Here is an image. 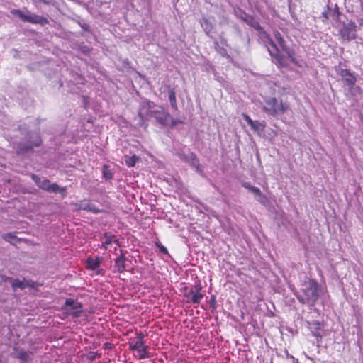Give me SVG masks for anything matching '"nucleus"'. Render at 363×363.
<instances>
[{
    "label": "nucleus",
    "instance_id": "1",
    "mask_svg": "<svg viewBox=\"0 0 363 363\" xmlns=\"http://www.w3.org/2000/svg\"><path fill=\"white\" fill-rule=\"evenodd\" d=\"M138 115L142 120L148 116L153 117L158 123L162 125L171 124L174 126L178 123V121L174 120L163 107L156 105L153 102H148L143 105L140 109Z\"/></svg>",
    "mask_w": 363,
    "mask_h": 363
},
{
    "label": "nucleus",
    "instance_id": "2",
    "mask_svg": "<svg viewBox=\"0 0 363 363\" xmlns=\"http://www.w3.org/2000/svg\"><path fill=\"white\" fill-rule=\"evenodd\" d=\"M274 40L272 39H269V43L270 47H268V51L270 55L274 58H276L279 63V65L284 66L286 65V62L280 55V49H281L287 55L289 60L295 65H298L297 61L294 58V57L290 53L289 48L285 44V41L281 35V34L279 32H275L274 34Z\"/></svg>",
    "mask_w": 363,
    "mask_h": 363
},
{
    "label": "nucleus",
    "instance_id": "3",
    "mask_svg": "<svg viewBox=\"0 0 363 363\" xmlns=\"http://www.w3.org/2000/svg\"><path fill=\"white\" fill-rule=\"evenodd\" d=\"M325 18H332L335 21L333 26L338 30L341 38L344 40H351L357 37V26L354 22L348 21L342 23L340 20L341 15L339 12H333L332 13H323Z\"/></svg>",
    "mask_w": 363,
    "mask_h": 363
},
{
    "label": "nucleus",
    "instance_id": "4",
    "mask_svg": "<svg viewBox=\"0 0 363 363\" xmlns=\"http://www.w3.org/2000/svg\"><path fill=\"white\" fill-rule=\"evenodd\" d=\"M318 286L315 281L308 279L302 285L300 292L296 295L298 300L303 304L313 306L318 298Z\"/></svg>",
    "mask_w": 363,
    "mask_h": 363
},
{
    "label": "nucleus",
    "instance_id": "5",
    "mask_svg": "<svg viewBox=\"0 0 363 363\" xmlns=\"http://www.w3.org/2000/svg\"><path fill=\"white\" fill-rule=\"evenodd\" d=\"M288 108L289 106L286 103L284 104L281 101H279L274 97L266 99L264 106V111L274 116L284 113Z\"/></svg>",
    "mask_w": 363,
    "mask_h": 363
},
{
    "label": "nucleus",
    "instance_id": "6",
    "mask_svg": "<svg viewBox=\"0 0 363 363\" xmlns=\"http://www.w3.org/2000/svg\"><path fill=\"white\" fill-rule=\"evenodd\" d=\"M11 13L19 17L24 22L44 26L48 23V20L40 16L32 13L28 11L23 12L18 9H13Z\"/></svg>",
    "mask_w": 363,
    "mask_h": 363
},
{
    "label": "nucleus",
    "instance_id": "7",
    "mask_svg": "<svg viewBox=\"0 0 363 363\" xmlns=\"http://www.w3.org/2000/svg\"><path fill=\"white\" fill-rule=\"evenodd\" d=\"M66 311L74 317L79 316L82 311V306L80 302L74 299H67L65 301Z\"/></svg>",
    "mask_w": 363,
    "mask_h": 363
},
{
    "label": "nucleus",
    "instance_id": "8",
    "mask_svg": "<svg viewBox=\"0 0 363 363\" xmlns=\"http://www.w3.org/2000/svg\"><path fill=\"white\" fill-rule=\"evenodd\" d=\"M181 160L194 167L197 173L200 174H203V166L200 164L199 161L194 153L189 152L186 155H184L181 157Z\"/></svg>",
    "mask_w": 363,
    "mask_h": 363
},
{
    "label": "nucleus",
    "instance_id": "9",
    "mask_svg": "<svg viewBox=\"0 0 363 363\" xmlns=\"http://www.w3.org/2000/svg\"><path fill=\"white\" fill-rule=\"evenodd\" d=\"M130 349L132 350H136L139 357V359H145L149 357L147 348L145 345V342H133L129 344Z\"/></svg>",
    "mask_w": 363,
    "mask_h": 363
},
{
    "label": "nucleus",
    "instance_id": "10",
    "mask_svg": "<svg viewBox=\"0 0 363 363\" xmlns=\"http://www.w3.org/2000/svg\"><path fill=\"white\" fill-rule=\"evenodd\" d=\"M40 189L50 193L60 192L61 194H63L66 190L65 187H60L56 183H51L48 179L43 180Z\"/></svg>",
    "mask_w": 363,
    "mask_h": 363
},
{
    "label": "nucleus",
    "instance_id": "11",
    "mask_svg": "<svg viewBox=\"0 0 363 363\" xmlns=\"http://www.w3.org/2000/svg\"><path fill=\"white\" fill-rule=\"evenodd\" d=\"M243 118L245 121L250 125L251 128L259 135L264 132L265 124L259 122V121H253L248 115L244 114Z\"/></svg>",
    "mask_w": 363,
    "mask_h": 363
},
{
    "label": "nucleus",
    "instance_id": "12",
    "mask_svg": "<svg viewBox=\"0 0 363 363\" xmlns=\"http://www.w3.org/2000/svg\"><path fill=\"white\" fill-rule=\"evenodd\" d=\"M339 74L349 87L351 88L355 84L357 78L349 70L341 69Z\"/></svg>",
    "mask_w": 363,
    "mask_h": 363
},
{
    "label": "nucleus",
    "instance_id": "13",
    "mask_svg": "<svg viewBox=\"0 0 363 363\" xmlns=\"http://www.w3.org/2000/svg\"><path fill=\"white\" fill-rule=\"evenodd\" d=\"M126 258L123 254H121L118 257L115 259L114 269L118 273H122L125 271V262Z\"/></svg>",
    "mask_w": 363,
    "mask_h": 363
},
{
    "label": "nucleus",
    "instance_id": "14",
    "mask_svg": "<svg viewBox=\"0 0 363 363\" xmlns=\"http://www.w3.org/2000/svg\"><path fill=\"white\" fill-rule=\"evenodd\" d=\"M308 328L311 330L313 335L316 337H322V335L319 332L321 328V325L320 322L317 320H313L312 322H308Z\"/></svg>",
    "mask_w": 363,
    "mask_h": 363
},
{
    "label": "nucleus",
    "instance_id": "15",
    "mask_svg": "<svg viewBox=\"0 0 363 363\" xmlns=\"http://www.w3.org/2000/svg\"><path fill=\"white\" fill-rule=\"evenodd\" d=\"M116 241H117V239L115 235L105 233L104 234V240L102 242V245L106 249H108V246L111 243L116 242Z\"/></svg>",
    "mask_w": 363,
    "mask_h": 363
},
{
    "label": "nucleus",
    "instance_id": "16",
    "mask_svg": "<svg viewBox=\"0 0 363 363\" xmlns=\"http://www.w3.org/2000/svg\"><path fill=\"white\" fill-rule=\"evenodd\" d=\"M189 296H191V300L193 303H199L203 298V294L200 292V290H196V291H191Z\"/></svg>",
    "mask_w": 363,
    "mask_h": 363
},
{
    "label": "nucleus",
    "instance_id": "17",
    "mask_svg": "<svg viewBox=\"0 0 363 363\" xmlns=\"http://www.w3.org/2000/svg\"><path fill=\"white\" fill-rule=\"evenodd\" d=\"M168 96L172 108L174 110L177 109L176 93L174 89H169L168 91Z\"/></svg>",
    "mask_w": 363,
    "mask_h": 363
},
{
    "label": "nucleus",
    "instance_id": "18",
    "mask_svg": "<svg viewBox=\"0 0 363 363\" xmlns=\"http://www.w3.org/2000/svg\"><path fill=\"white\" fill-rule=\"evenodd\" d=\"M87 267L91 270H96L100 265V260L98 258H89L86 262Z\"/></svg>",
    "mask_w": 363,
    "mask_h": 363
},
{
    "label": "nucleus",
    "instance_id": "19",
    "mask_svg": "<svg viewBox=\"0 0 363 363\" xmlns=\"http://www.w3.org/2000/svg\"><path fill=\"white\" fill-rule=\"evenodd\" d=\"M245 15L246 16L245 21L247 24L250 25L256 30H259L261 28L259 23L252 16L247 14Z\"/></svg>",
    "mask_w": 363,
    "mask_h": 363
},
{
    "label": "nucleus",
    "instance_id": "20",
    "mask_svg": "<svg viewBox=\"0 0 363 363\" xmlns=\"http://www.w3.org/2000/svg\"><path fill=\"white\" fill-rule=\"evenodd\" d=\"M10 284L14 290L16 289H24L26 288V284L24 281L19 279H10Z\"/></svg>",
    "mask_w": 363,
    "mask_h": 363
},
{
    "label": "nucleus",
    "instance_id": "21",
    "mask_svg": "<svg viewBox=\"0 0 363 363\" xmlns=\"http://www.w3.org/2000/svg\"><path fill=\"white\" fill-rule=\"evenodd\" d=\"M201 26L203 28L206 33L207 35H209L210 32L213 28V26L210 20L203 18V21H201Z\"/></svg>",
    "mask_w": 363,
    "mask_h": 363
},
{
    "label": "nucleus",
    "instance_id": "22",
    "mask_svg": "<svg viewBox=\"0 0 363 363\" xmlns=\"http://www.w3.org/2000/svg\"><path fill=\"white\" fill-rule=\"evenodd\" d=\"M16 357L21 360V363H28L30 354L26 351H21L17 353Z\"/></svg>",
    "mask_w": 363,
    "mask_h": 363
},
{
    "label": "nucleus",
    "instance_id": "23",
    "mask_svg": "<svg viewBox=\"0 0 363 363\" xmlns=\"http://www.w3.org/2000/svg\"><path fill=\"white\" fill-rule=\"evenodd\" d=\"M34 141L32 143H29L28 145H26L24 147V150L28 151L33 148L34 146H39L41 143V140L38 137V135H35L34 136Z\"/></svg>",
    "mask_w": 363,
    "mask_h": 363
},
{
    "label": "nucleus",
    "instance_id": "24",
    "mask_svg": "<svg viewBox=\"0 0 363 363\" xmlns=\"http://www.w3.org/2000/svg\"><path fill=\"white\" fill-rule=\"evenodd\" d=\"M138 160V157L135 155L133 156H125V162L127 166L129 167H133L135 164L136 161Z\"/></svg>",
    "mask_w": 363,
    "mask_h": 363
},
{
    "label": "nucleus",
    "instance_id": "25",
    "mask_svg": "<svg viewBox=\"0 0 363 363\" xmlns=\"http://www.w3.org/2000/svg\"><path fill=\"white\" fill-rule=\"evenodd\" d=\"M255 199L259 202L260 203L267 206L269 203L268 199L267 196L262 194L260 191L257 196H255Z\"/></svg>",
    "mask_w": 363,
    "mask_h": 363
},
{
    "label": "nucleus",
    "instance_id": "26",
    "mask_svg": "<svg viewBox=\"0 0 363 363\" xmlns=\"http://www.w3.org/2000/svg\"><path fill=\"white\" fill-rule=\"evenodd\" d=\"M83 209L84 210H86V211H91V212H93V213H98L99 212V210L96 209V208L91 204V203H88V204H86L83 206Z\"/></svg>",
    "mask_w": 363,
    "mask_h": 363
},
{
    "label": "nucleus",
    "instance_id": "27",
    "mask_svg": "<svg viewBox=\"0 0 363 363\" xmlns=\"http://www.w3.org/2000/svg\"><path fill=\"white\" fill-rule=\"evenodd\" d=\"M32 179L35 182V183L37 184V186L39 188H40V185L43 183V180H41V179L38 176L35 175V174L32 175Z\"/></svg>",
    "mask_w": 363,
    "mask_h": 363
},
{
    "label": "nucleus",
    "instance_id": "28",
    "mask_svg": "<svg viewBox=\"0 0 363 363\" xmlns=\"http://www.w3.org/2000/svg\"><path fill=\"white\" fill-rule=\"evenodd\" d=\"M4 239L8 242H12L15 239V236H13L11 233H7L3 236Z\"/></svg>",
    "mask_w": 363,
    "mask_h": 363
},
{
    "label": "nucleus",
    "instance_id": "29",
    "mask_svg": "<svg viewBox=\"0 0 363 363\" xmlns=\"http://www.w3.org/2000/svg\"><path fill=\"white\" fill-rule=\"evenodd\" d=\"M103 174H104V177L107 179H111L112 178V173L110 170H108V169H104V171H103Z\"/></svg>",
    "mask_w": 363,
    "mask_h": 363
},
{
    "label": "nucleus",
    "instance_id": "30",
    "mask_svg": "<svg viewBox=\"0 0 363 363\" xmlns=\"http://www.w3.org/2000/svg\"><path fill=\"white\" fill-rule=\"evenodd\" d=\"M144 337H145V335L143 333H137L135 341L136 342H140V341L144 342L143 341Z\"/></svg>",
    "mask_w": 363,
    "mask_h": 363
},
{
    "label": "nucleus",
    "instance_id": "31",
    "mask_svg": "<svg viewBox=\"0 0 363 363\" xmlns=\"http://www.w3.org/2000/svg\"><path fill=\"white\" fill-rule=\"evenodd\" d=\"M158 247L161 252H162L164 254H167L168 252L167 249L162 245H158Z\"/></svg>",
    "mask_w": 363,
    "mask_h": 363
},
{
    "label": "nucleus",
    "instance_id": "32",
    "mask_svg": "<svg viewBox=\"0 0 363 363\" xmlns=\"http://www.w3.org/2000/svg\"><path fill=\"white\" fill-rule=\"evenodd\" d=\"M0 280L1 281H9L10 283V279H12V278H10V277H8L6 276H4V275H0Z\"/></svg>",
    "mask_w": 363,
    "mask_h": 363
},
{
    "label": "nucleus",
    "instance_id": "33",
    "mask_svg": "<svg viewBox=\"0 0 363 363\" xmlns=\"http://www.w3.org/2000/svg\"><path fill=\"white\" fill-rule=\"evenodd\" d=\"M252 191L254 194H255V196H257L261 191L259 188L257 187H255L254 186L252 190L250 191Z\"/></svg>",
    "mask_w": 363,
    "mask_h": 363
},
{
    "label": "nucleus",
    "instance_id": "34",
    "mask_svg": "<svg viewBox=\"0 0 363 363\" xmlns=\"http://www.w3.org/2000/svg\"><path fill=\"white\" fill-rule=\"evenodd\" d=\"M215 303H216V297L214 296H212L210 299V304L213 308H214Z\"/></svg>",
    "mask_w": 363,
    "mask_h": 363
},
{
    "label": "nucleus",
    "instance_id": "35",
    "mask_svg": "<svg viewBox=\"0 0 363 363\" xmlns=\"http://www.w3.org/2000/svg\"><path fill=\"white\" fill-rule=\"evenodd\" d=\"M242 186L245 187V189H247L250 191H251L252 189L254 187V186L250 185L248 183H246V182L242 184Z\"/></svg>",
    "mask_w": 363,
    "mask_h": 363
},
{
    "label": "nucleus",
    "instance_id": "36",
    "mask_svg": "<svg viewBox=\"0 0 363 363\" xmlns=\"http://www.w3.org/2000/svg\"><path fill=\"white\" fill-rule=\"evenodd\" d=\"M220 53L222 55H226V54H227V52H226V50H223H223L220 52Z\"/></svg>",
    "mask_w": 363,
    "mask_h": 363
},
{
    "label": "nucleus",
    "instance_id": "37",
    "mask_svg": "<svg viewBox=\"0 0 363 363\" xmlns=\"http://www.w3.org/2000/svg\"><path fill=\"white\" fill-rule=\"evenodd\" d=\"M215 43H216V48L217 49V46H218V43H217V42H216Z\"/></svg>",
    "mask_w": 363,
    "mask_h": 363
}]
</instances>
